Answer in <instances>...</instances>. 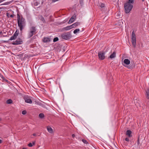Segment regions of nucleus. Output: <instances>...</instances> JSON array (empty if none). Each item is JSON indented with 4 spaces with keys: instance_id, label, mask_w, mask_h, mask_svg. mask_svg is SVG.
Here are the masks:
<instances>
[{
    "instance_id": "obj_35",
    "label": "nucleus",
    "mask_w": 149,
    "mask_h": 149,
    "mask_svg": "<svg viewBox=\"0 0 149 149\" xmlns=\"http://www.w3.org/2000/svg\"><path fill=\"white\" fill-rule=\"evenodd\" d=\"M75 135L74 134H72V136L73 138H74V137H75Z\"/></svg>"
},
{
    "instance_id": "obj_33",
    "label": "nucleus",
    "mask_w": 149,
    "mask_h": 149,
    "mask_svg": "<svg viewBox=\"0 0 149 149\" xmlns=\"http://www.w3.org/2000/svg\"><path fill=\"white\" fill-rule=\"evenodd\" d=\"M137 144L138 145H139L140 144V143L139 142V137L138 138L137 141Z\"/></svg>"
},
{
    "instance_id": "obj_8",
    "label": "nucleus",
    "mask_w": 149,
    "mask_h": 149,
    "mask_svg": "<svg viewBox=\"0 0 149 149\" xmlns=\"http://www.w3.org/2000/svg\"><path fill=\"white\" fill-rule=\"evenodd\" d=\"M76 14H74L70 19L68 23L69 24H70L73 22L76 19Z\"/></svg>"
},
{
    "instance_id": "obj_10",
    "label": "nucleus",
    "mask_w": 149,
    "mask_h": 149,
    "mask_svg": "<svg viewBox=\"0 0 149 149\" xmlns=\"http://www.w3.org/2000/svg\"><path fill=\"white\" fill-rule=\"evenodd\" d=\"M42 41L44 42H49L50 41V39L48 37H44L42 40Z\"/></svg>"
},
{
    "instance_id": "obj_26",
    "label": "nucleus",
    "mask_w": 149,
    "mask_h": 149,
    "mask_svg": "<svg viewBox=\"0 0 149 149\" xmlns=\"http://www.w3.org/2000/svg\"><path fill=\"white\" fill-rule=\"evenodd\" d=\"M58 40V37H55L53 39V42H56Z\"/></svg>"
},
{
    "instance_id": "obj_29",
    "label": "nucleus",
    "mask_w": 149,
    "mask_h": 149,
    "mask_svg": "<svg viewBox=\"0 0 149 149\" xmlns=\"http://www.w3.org/2000/svg\"><path fill=\"white\" fill-rule=\"evenodd\" d=\"M10 3V2H6L3 4H2V5H8Z\"/></svg>"
},
{
    "instance_id": "obj_16",
    "label": "nucleus",
    "mask_w": 149,
    "mask_h": 149,
    "mask_svg": "<svg viewBox=\"0 0 149 149\" xmlns=\"http://www.w3.org/2000/svg\"><path fill=\"white\" fill-rule=\"evenodd\" d=\"M115 56L116 52H113V53L110 55L109 57L111 58H114Z\"/></svg>"
},
{
    "instance_id": "obj_3",
    "label": "nucleus",
    "mask_w": 149,
    "mask_h": 149,
    "mask_svg": "<svg viewBox=\"0 0 149 149\" xmlns=\"http://www.w3.org/2000/svg\"><path fill=\"white\" fill-rule=\"evenodd\" d=\"M36 27L34 26L31 27L30 28V31L28 33V37L30 38L32 37L33 35L36 33Z\"/></svg>"
},
{
    "instance_id": "obj_13",
    "label": "nucleus",
    "mask_w": 149,
    "mask_h": 149,
    "mask_svg": "<svg viewBox=\"0 0 149 149\" xmlns=\"http://www.w3.org/2000/svg\"><path fill=\"white\" fill-rule=\"evenodd\" d=\"M73 28L72 25L70 26H68L65 27H64L63 29V30H68L70 29Z\"/></svg>"
},
{
    "instance_id": "obj_7",
    "label": "nucleus",
    "mask_w": 149,
    "mask_h": 149,
    "mask_svg": "<svg viewBox=\"0 0 149 149\" xmlns=\"http://www.w3.org/2000/svg\"><path fill=\"white\" fill-rule=\"evenodd\" d=\"M22 42H23L22 39L20 38H19L15 41L13 42L12 44L13 45H18L22 44Z\"/></svg>"
},
{
    "instance_id": "obj_1",
    "label": "nucleus",
    "mask_w": 149,
    "mask_h": 149,
    "mask_svg": "<svg viewBox=\"0 0 149 149\" xmlns=\"http://www.w3.org/2000/svg\"><path fill=\"white\" fill-rule=\"evenodd\" d=\"M17 21L18 26L21 31L26 26V23L25 19L22 16L20 17L18 14H17Z\"/></svg>"
},
{
    "instance_id": "obj_5",
    "label": "nucleus",
    "mask_w": 149,
    "mask_h": 149,
    "mask_svg": "<svg viewBox=\"0 0 149 149\" xmlns=\"http://www.w3.org/2000/svg\"><path fill=\"white\" fill-rule=\"evenodd\" d=\"M61 36L62 38L67 40L70 38L71 35L68 32L63 33L61 35Z\"/></svg>"
},
{
    "instance_id": "obj_19",
    "label": "nucleus",
    "mask_w": 149,
    "mask_h": 149,
    "mask_svg": "<svg viewBox=\"0 0 149 149\" xmlns=\"http://www.w3.org/2000/svg\"><path fill=\"white\" fill-rule=\"evenodd\" d=\"M7 17H10L11 18H13L14 17L13 15H10L9 13H6Z\"/></svg>"
},
{
    "instance_id": "obj_9",
    "label": "nucleus",
    "mask_w": 149,
    "mask_h": 149,
    "mask_svg": "<svg viewBox=\"0 0 149 149\" xmlns=\"http://www.w3.org/2000/svg\"><path fill=\"white\" fill-rule=\"evenodd\" d=\"M24 99L25 102L26 103H29L30 104L32 103V101L31 100V99L29 97H25L24 98Z\"/></svg>"
},
{
    "instance_id": "obj_21",
    "label": "nucleus",
    "mask_w": 149,
    "mask_h": 149,
    "mask_svg": "<svg viewBox=\"0 0 149 149\" xmlns=\"http://www.w3.org/2000/svg\"><path fill=\"white\" fill-rule=\"evenodd\" d=\"M17 37H16V36H15L14 35H13L10 37L9 40H13L15 39Z\"/></svg>"
},
{
    "instance_id": "obj_12",
    "label": "nucleus",
    "mask_w": 149,
    "mask_h": 149,
    "mask_svg": "<svg viewBox=\"0 0 149 149\" xmlns=\"http://www.w3.org/2000/svg\"><path fill=\"white\" fill-rule=\"evenodd\" d=\"M80 24V23L79 22H76L72 24L71 25L72 28H75Z\"/></svg>"
},
{
    "instance_id": "obj_6",
    "label": "nucleus",
    "mask_w": 149,
    "mask_h": 149,
    "mask_svg": "<svg viewBox=\"0 0 149 149\" xmlns=\"http://www.w3.org/2000/svg\"><path fill=\"white\" fill-rule=\"evenodd\" d=\"M105 53L103 51H101L98 52V56L99 59L101 60H104L105 58L104 56Z\"/></svg>"
},
{
    "instance_id": "obj_17",
    "label": "nucleus",
    "mask_w": 149,
    "mask_h": 149,
    "mask_svg": "<svg viewBox=\"0 0 149 149\" xmlns=\"http://www.w3.org/2000/svg\"><path fill=\"white\" fill-rule=\"evenodd\" d=\"M39 19H40V20H41V21H42L43 23H45V22H46L45 20L42 16H41L40 17Z\"/></svg>"
},
{
    "instance_id": "obj_32",
    "label": "nucleus",
    "mask_w": 149,
    "mask_h": 149,
    "mask_svg": "<svg viewBox=\"0 0 149 149\" xmlns=\"http://www.w3.org/2000/svg\"><path fill=\"white\" fill-rule=\"evenodd\" d=\"M100 7H101V8L104 7L105 6L104 4L102 3H101L100 5Z\"/></svg>"
},
{
    "instance_id": "obj_37",
    "label": "nucleus",
    "mask_w": 149,
    "mask_h": 149,
    "mask_svg": "<svg viewBox=\"0 0 149 149\" xmlns=\"http://www.w3.org/2000/svg\"><path fill=\"white\" fill-rule=\"evenodd\" d=\"M33 136H36V134L35 133L33 134Z\"/></svg>"
},
{
    "instance_id": "obj_41",
    "label": "nucleus",
    "mask_w": 149,
    "mask_h": 149,
    "mask_svg": "<svg viewBox=\"0 0 149 149\" xmlns=\"http://www.w3.org/2000/svg\"><path fill=\"white\" fill-rule=\"evenodd\" d=\"M1 120V119L0 118V121Z\"/></svg>"
},
{
    "instance_id": "obj_22",
    "label": "nucleus",
    "mask_w": 149,
    "mask_h": 149,
    "mask_svg": "<svg viewBox=\"0 0 149 149\" xmlns=\"http://www.w3.org/2000/svg\"><path fill=\"white\" fill-rule=\"evenodd\" d=\"M13 101L11 99H9L7 100L6 103L8 104H10L12 103Z\"/></svg>"
},
{
    "instance_id": "obj_2",
    "label": "nucleus",
    "mask_w": 149,
    "mask_h": 149,
    "mask_svg": "<svg viewBox=\"0 0 149 149\" xmlns=\"http://www.w3.org/2000/svg\"><path fill=\"white\" fill-rule=\"evenodd\" d=\"M125 11L126 13H129L132 10L133 6V5L128 2H126L124 4Z\"/></svg>"
},
{
    "instance_id": "obj_24",
    "label": "nucleus",
    "mask_w": 149,
    "mask_h": 149,
    "mask_svg": "<svg viewBox=\"0 0 149 149\" xmlns=\"http://www.w3.org/2000/svg\"><path fill=\"white\" fill-rule=\"evenodd\" d=\"M35 144V143L34 142H33L32 143H30L28 144V146L30 147H31L33 145H34Z\"/></svg>"
},
{
    "instance_id": "obj_11",
    "label": "nucleus",
    "mask_w": 149,
    "mask_h": 149,
    "mask_svg": "<svg viewBox=\"0 0 149 149\" xmlns=\"http://www.w3.org/2000/svg\"><path fill=\"white\" fill-rule=\"evenodd\" d=\"M132 132L130 130H127L126 131V134L129 137H131L132 136L131 135Z\"/></svg>"
},
{
    "instance_id": "obj_39",
    "label": "nucleus",
    "mask_w": 149,
    "mask_h": 149,
    "mask_svg": "<svg viewBox=\"0 0 149 149\" xmlns=\"http://www.w3.org/2000/svg\"><path fill=\"white\" fill-rule=\"evenodd\" d=\"M22 149H26L25 148H23Z\"/></svg>"
},
{
    "instance_id": "obj_27",
    "label": "nucleus",
    "mask_w": 149,
    "mask_h": 149,
    "mask_svg": "<svg viewBox=\"0 0 149 149\" xmlns=\"http://www.w3.org/2000/svg\"><path fill=\"white\" fill-rule=\"evenodd\" d=\"M126 2H128L130 4H132L134 3V0H128V1Z\"/></svg>"
},
{
    "instance_id": "obj_40",
    "label": "nucleus",
    "mask_w": 149,
    "mask_h": 149,
    "mask_svg": "<svg viewBox=\"0 0 149 149\" xmlns=\"http://www.w3.org/2000/svg\"><path fill=\"white\" fill-rule=\"evenodd\" d=\"M142 0V1H145V0Z\"/></svg>"
},
{
    "instance_id": "obj_23",
    "label": "nucleus",
    "mask_w": 149,
    "mask_h": 149,
    "mask_svg": "<svg viewBox=\"0 0 149 149\" xmlns=\"http://www.w3.org/2000/svg\"><path fill=\"white\" fill-rule=\"evenodd\" d=\"M19 33V31H17V30L15 31L14 34H13L16 37H17Z\"/></svg>"
},
{
    "instance_id": "obj_18",
    "label": "nucleus",
    "mask_w": 149,
    "mask_h": 149,
    "mask_svg": "<svg viewBox=\"0 0 149 149\" xmlns=\"http://www.w3.org/2000/svg\"><path fill=\"white\" fill-rule=\"evenodd\" d=\"M146 93L147 98L149 99V88H148V90L146 91Z\"/></svg>"
},
{
    "instance_id": "obj_30",
    "label": "nucleus",
    "mask_w": 149,
    "mask_h": 149,
    "mask_svg": "<svg viewBox=\"0 0 149 149\" xmlns=\"http://www.w3.org/2000/svg\"><path fill=\"white\" fill-rule=\"evenodd\" d=\"M82 141L84 143L86 144L88 143L87 141L85 139H83L82 140Z\"/></svg>"
},
{
    "instance_id": "obj_36",
    "label": "nucleus",
    "mask_w": 149,
    "mask_h": 149,
    "mask_svg": "<svg viewBox=\"0 0 149 149\" xmlns=\"http://www.w3.org/2000/svg\"><path fill=\"white\" fill-rule=\"evenodd\" d=\"M3 32L2 31H0V35H2L3 34Z\"/></svg>"
},
{
    "instance_id": "obj_31",
    "label": "nucleus",
    "mask_w": 149,
    "mask_h": 149,
    "mask_svg": "<svg viewBox=\"0 0 149 149\" xmlns=\"http://www.w3.org/2000/svg\"><path fill=\"white\" fill-rule=\"evenodd\" d=\"M26 113V110H24L22 112V114L23 115H25Z\"/></svg>"
},
{
    "instance_id": "obj_28",
    "label": "nucleus",
    "mask_w": 149,
    "mask_h": 149,
    "mask_svg": "<svg viewBox=\"0 0 149 149\" xmlns=\"http://www.w3.org/2000/svg\"><path fill=\"white\" fill-rule=\"evenodd\" d=\"M123 65L125 67H127L128 68L130 69H131L132 68V66H127L126 65H124V64H123Z\"/></svg>"
},
{
    "instance_id": "obj_14",
    "label": "nucleus",
    "mask_w": 149,
    "mask_h": 149,
    "mask_svg": "<svg viewBox=\"0 0 149 149\" xmlns=\"http://www.w3.org/2000/svg\"><path fill=\"white\" fill-rule=\"evenodd\" d=\"M47 129L48 132L49 133L52 134L53 132V130L52 128L50 126H47Z\"/></svg>"
},
{
    "instance_id": "obj_15",
    "label": "nucleus",
    "mask_w": 149,
    "mask_h": 149,
    "mask_svg": "<svg viewBox=\"0 0 149 149\" xmlns=\"http://www.w3.org/2000/svg\"><path fill=\"white\" fill-rule=\"evenodd\" d=\"M124 63L127 65L129 64L130 63V61L128 59H125L124 61Z\"/></svg>"
},
{
    "instance_id": "obj_4",
    "label": "nucleus",
    "mask_w": 149,
    "mask_h": 149,
    "mask_svg": "<svg viewBox=\"0 0 149 149\" xmlns=\"http://www.w3.org/2000/svg\"><path fill=\"white\" fill-rule=\"evenodd\" d=\"M131 39L132 45L134 47H135L136 45V37L134 30L132 31V33Z\"/></svg>"
},
{
    "instance_id": "obj_38",
    "label": "nucleus",
    "mask_w": 149,
    "mask_h": 149,
    "mask_svg": "<svg viewBox=\"0 0 149 149\" xmlns=\"http://www.w3.org/2000/svg\"><path fill=\"white\" fill-rule=\"evenodd\" d=\"M2 142V140L0 139V143H1Z\"/></svg>"
},
{
    "instance_id": "obj_20",
    "label": "nucleus",
    "mask_w": 149,
    "mask_h": 149,
    "mask_svg": "<svg viewBox=\"0 0 149 149\" xmlns=\"http://www.w3.org/2000/svg\"><path fill=\"white\" fill-rule=\"evenodd\" d=\"M39 117L41 118H42L45 117L44 115L42 113H40L39 115Z\"/></svg>"
},
{
    "instance_id": "obj_25",
    "label": "nucleus",
    "mask_w": 149,
    "mask_h": 149,
    "mask_svg": "<svg viewBox=\"0 0 149 149\" xmlns=\"http://www.w3.org/2000/svg\"><path fill=\"white\" fill-rule=\"evenodd\" d=\"M80 30L79 29H77L74 31L73 33L74 34H76Z\"/></svg>"
},
{
    "instance_id": "obj_34",
    "label": "nucleus",
    "mask_w": 149,
    "mask_h": 149,
    "mask_svg": "<svg viewBox=\"0 0 149 149\" xmlns=\"http://www.w3.org/2000/svg\"><path fill=\"white\" fill-rule=\"evenodd\" d=\"M125 140L129 142L130 141V140L127 137L125 138Z\"/></svg>"
}]
</instances>
